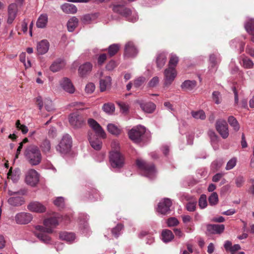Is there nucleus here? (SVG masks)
Instances as JSON below:
<instances>
[{"label":"nucleus","mask_w":254,"mask_h":254,"mask_svg":"<svg viewBox=\"0 0 254 254\" xmlns=\"http://www.w3.org/2000/svg\"><path fill=\"white\" fill-rule=\"evenodd\" d=\"M59 220L56 217H51L45 219L44 221L45 227L40 225L35 226V229L37 231L35 232V236L43 242L49 243L51 239L47 233H52L53 229L59 224Z\"/></svg>","instance_id":"f257e3e1"},{"label":"nucleus","mask_w":254,"mask_h":254,"mask_svg":"<svg viewBox=\"0 0 254 254\" xmlns=\"http://www.w3.org/2000/svg\"><path fill=\"white\" fill-rule=\"evenodd\" d=\"M26 160L31 166H37L42 161V154L38 147L35 145L28 146L24 151Z\"/></svg>","instance_id":"f03ea898"},{"label":"nucleus","mask_w":254,"mask_h":254,"mask_svg":"<svg viewBox=\"0 0 254 254\" xmlns=\"http://www.w3.org/2000/svg\"><path fill=\"white\" fill-rule=\"evenodd\" d=\"M137 167L142 171L143 175L150 179L155 178L156 171L155 166L152 163H148L141 159H137L136 160Z\"/></svg>","instance_id":"7ed1b4c3"},{"label":"nucleus","mask_w":254,"mask_h":254,"mask_svg":"<svg viewBox=\"0 0 254 254\" xmlns=\"http://www.w3.org/2000/svg\"><path fill=\"white\" fill-rule=\"evenodd\" d=\"M128 134L129 138L135 143H139L146 141V128L142 126L134 127L128 131Z\"/></svg>","instance_id":"20e7f679"},{"label":"nucleus","mask_w":254,"mask_h":254,"mask_svg":"<svg viewBox=\"0 0 254 254\" xmlns=\"http://www.w3.org/2000/svg\"><path fill=\"white\" fill-rule=\"evenodd\" d=\"M72 146L71 137L67 134L63 135L61 140L56 148L58 152L61 154H65L68 153Z\"/></svg>","instance_id":"39448f33"},{"label":"nucleus","mask_w":254,"mask_h":254,"mask_svg":"<svg viewBox=\"0 0 254 254\" xmlns=\"http://www.w3.org/2000/svg\"><path fill=\"white\" fill-rule=\"evenodd\" d=\"M110 162L113 168H121L124 165V157L118 151H111L110 153Z\"/></svg>","instance_id":"423d86ee"},{"label":"nucleus","mask_w":254,"mask_h":254,"mask_svg":"<svg viewBox=\"0 0 254 254\" xmlns=\"http://www.w3.org/2000/svg\"><path fill=\"white\" fill-rule=\"evenodd\" d=\"M215 127L216 130L223 138L226 139L228 137L229 134L228 126L225 120H217L216 122Z\"/></svg>","instance_id":"0eeeda50"},{"label":"nucleus","mask_w":254,"mask_h":254,"mask_svg":"<svg viewBox=\"0 0 254 254\" xmlns=\"http://www.w3.org/2000/svg\"><path fill=\"white\" fill-rule=\"evenodd\" d=\"M69 122L74 128H80L85 124V119L81 115L73 113L69 117Z\"/></svg>","instance_id":"6e6552de"},{"label":"nucleus","mask_w":254,"mask_h":254,"mask_svg":"<svg viewBox=\"0 0 254 254\" xmlns=\"http://www.w3.org/2000/svg\"><path fill=\"white\" fill-rule=\"evenodd\" d=\"M164 85L169 86L171 84L177 76V71L175 68L169 66L164 72Z\"/></svg>","instance_id":"1a4fd4ad"},{"label":"nucleus","mask_w":254,"mask_h":254,"mask_svg":"<svg viewBox=\"0 0 254 254\" xmlns=\"http://www.w3.org/2000/svg\"><path fill=\"white\" fill-rule=\"evenodd\" d=\"M172 204L170 199L164 198L158 204L157 211L160 213L166 215L170 212V207Z\"/></svg>","instance_id":"9d476101"},{"label":"nucleus","mask_w":254,"mask_h":254,"mask_svg":"<svg viewBox=\"0 0 254 254\" xmlns=\"http://www.w3.org/2000/svg\"><path fill=\"white\" fill-rule=\"evenodd\" d=\"M101 138L97 134L90 133L88 134V140L91 147L95 150H99L102 146V142Z\"/></svg>","instance_id":"9b49d317"},{"label":"nucleus","mask_w":254,"mask_h":254,"mask_svg":"<svg viewBox=\"0 0 254 254\" xmlns=\"http://www.w3.org/2000/svg\"><path fill=\"white\" fill-rule=\"evenodd\" d=\"M39 180L38 174L36 170L31 169L27 172L25 181L28 185L35 186L38 183Z\"/></svg>","instance_id":"f8f14e48"},{"label":"nucleus","mask_w":254,"mask_h":254,"mask_svg":"<svg viewBox=\"0 0 254 254\" xmlns=\"http://www.w3.org/2000/svg\"><path fill=\"white\" fill-rule=\"evenodd\" d=\"M87 122L89 126L95 131L97 135L102 138L106 137V133L104 130L95 120L89 119Z\"/></svg>","instance_id":"ddd939ff"},{"label":"nucleus","mask_w":254,"mask_h":254,"mask_svg":"<svg viewBox=\"0 0 254 254\" xmlns=\"http://www.w3.org/2000/svg\"><path fill=\"white\" fill-rule=\"evenodd\" d=\"M32 219V215L26 212L18 213L15 216V221L18 224H27L30 222Z\"/></svg>","instance_id":"4468645a"},{"label":"nucleus","mask_w":254,"mask_h":254,"mask_svg":"<svg viewBox=\"0 0 254 254\" xmlns=\"http://www.w3.org/2000/svg\"><path fill=\"white\" fill-rule=\"evenodd\" d=\"M136 102L139 105L142 110L147 113H153L156 108V105L151 102H144L141 100H137Z\"/></svg>","instance_id":"2eb2a0df"},{"label":"nucleus","mask_w":254,"mask_h":254,"mask_svg":"<svg viewBox=\"0 0 254 254\" xmlns=\"http://www.w3.org/2000/svg\"><path fill=\"white\" fill-rule=\"evenodd\" d=\"M138 51L132 42H127L125 47V55L128 57H134L136 56Z\"/></svg>","instance_id":"dca6fc26"},{"label":"nucleus","mask_w":254,"mask_h":254,"mask_svg":"<svg viewBox=\"0 0 254 254\" xmlns=\"http://www.w3.org/2000/svg\"><path fill=\"white\" fill-rule=\"evenodd\" d=\"M60 85L64 91L69 93H73L75 91V88L70 80L67 77L63 78L60 82Z\"/></svg>","instance_id":"f3484780"},{"label":"nucleus","mask_w":254,"mask_h":254,"mask_svg":"<svg viewBox=\"0 0 254 254\" xmlns=\"http://www.w3.org/2000/svg\"><path fill=\"white\" fill-rule=\"evenodd\" d=\"M50 44L47 40H43L37 45V51L39 55H43L47 53Z\"/></svg>","instance_id":"a211bd4d"},{"label":"nucleus","mask_w":254,"mask_h":254,"mask_svg":"<svg viewBox=\"0 0 254 254\" xmlns=\"http://www.w3.org/2000/svg\"><path fill=\"white\" fill-rule=\"evenodd\" d=\"M17 13V5L15 3H11L8 8V18L7 22L11 24L16 17Z\"/></svg>","instance_id":"6ab92c4d"},{"label":"nucleus","mask_w":254,"mask_h":254,"mask_svg":"<svg viewBox=\"0 0 254 254\" xmlns=\"http://www.w3.org/2000/svg\"><path fill=\"white\" fill-rule=\"evenodd\" d=\"M28 209L32 212L42 213L46 211V207L39 202H32L27 206Z\"/></svg>","instance_id":"aec40b11"},{"label":"nucleus","mask_w":254,"mask_h":254,"mask_svg":"<svg viewBox=\"0 0 254 254\" xmlns=\"http://www.w3.org/2000/svg\"><path fill=\"white\" fill-rule=\"evenodd\" d=\"M225 229L223 224H208L207 225V230L211 234H221Z\"/></svg>","instance_id":"412c9836"},{"label":"nucleus","mask_w":254,"mask_h":254,"mask_svg":"<svg viewBox=\"0 0 254 254\" xmlns=\"http://www.w3.org/2000/svg\"><path fill=\"white\" fill-rule=\"evenodd\" d=\"M65 65V63L64 60L62 59H57L54 61L50 67V70L54 72H57L62 68H63Z\"/></svg>","instance_id":"4be33fe9"},{"label":"nucleus","mask_w":254,"mask_h":254,"mask_svg":"<svg viewBox=\"0 0 254 254\" xmlns=\"http://www.w3.org/2000/svg\"><path fill=\"white\" fill-rule=\"evenodd\" d=\"M92 64L90 62H86L81 65L78 68V72L80 76H83L89 73L92 69Z\"/></svg>","instance_id":"5701e85b"},{"label":"nucleus","mask_w":254,"mask_h":254,"mask_svg":"<svg viewBox=\"0 0 254 254\" xmlns=\"http://www.w3.org/2000/svg\"><path fill=\"white\" fill-rule=\"evenodd\" d=\"M197 82L194 80H186L181 85V88L184 91H191L196 86Z\"/></svg>","instance_id":"b1692460"},{"label":"nucleus","mask_w":254,"mask_h":254,"mask_svg":"<svg viewBox=\"0 0 254 254\" xmlns=\"http://www.w3.org/2000/svg\"><path fill=\"white\" fill-rule=\"evenodd\" d=\"M60 238L67 243H72L75 239L74 233L72 232H63L60 234Z\"/></svg>","instance_id":"393cba45"},{"label":"nucleus","mask_w":254,"mask_h":254,"mask_svg":"<svg viewBox=\"0 0 254 254\" xmlns=\"http://www.w3.org/2000/svg\"><path fill=\"white\" fill-rule=\"evenodd\" d=\"M62 10L66 13L74 14L77 12V8L74 4L65 3L61 6Z\"/></svg>","instance_id":"a878e982"},{"label":"nucleus","mask_w":254,"mask_h":254,"mask_svg":"<svg viewBox=\"0 0 254 254\" xmlns=\"http://www.w3.org/2000/svg\"><path fill=\"white\" fill-rule=\"evenodd\" d=\"M48 15L46 14H42L38 17L36 22V26L39 28L46 27L48 23Z\"/></svg>","instance_id":"bb28decb"},{"label":"nucleus","mask_w":254,"mask_h":254,"mask_svg":"<svg viewBox=\"0 0 254 254\" xmlns=\"http://www.w3.org/2000/svg\"><path fill=\"white\" fill-rule=\"evenodd\" d=\"M111 81V77L108 76L105 77L104 79H101L100 80V89L101 91L103 92L105 91L109 86H110Z\"/></svg>","instance_id":"cd10ccee"},{"label":"nucleus","mask_w":254,"mask_h":254,"mask_svg":"<svg viewBox=\"0 0 254 254\" xmlns=\"http://www.w3.org/2000/svg\"><path fill=\"white\" fill-rule=\"evenodd\" d=\"M108 131L113 135L118 136L121 134L122 128L120 127L113 124H109L107 126Z\"/></svg>","instance_id":"c85d7f7f"},{"label":"nucleus","mask_w":254,"mask_h":254,"mask_svg":"<svg viewBox=\"0 0 254 254\" xmlns=\"http://www.w3.org/2000/svg\"><path fill=\"white\" fill-rule=\"evenodd\" d=\"M162 239L165 243L171 242L174 238L172 232L168 229L163 230L161 234Z\"/></svg>","instance_id":"c756f323"},{"label":"nucleus","mask_w":254,"mask_h":254,"mask_svg":"<svg viewBox=\"0 0 254 254\" xmlns=\"http://www.w3.org/2000/svg\"><path fill=\"white\" fill-rule=\"evenodd\" d=\"M40 147L44 154H47L50 152L51 148V142L48 139H45L40 145Z\"/></svg>","instance_id":"7c9ffc66"},{"label":"nucleus","mask_w":254,"mask_h":254,"mask_svg":"<svg viewBox=\"0 0 254 254\" xmlns=\"http://www.w3.org/2000/svg\"><path fill=\"white\" fill-rule=\"evenodd\" d=\"M78 19L75 16L72 17L69 19L67 23V29L69 32H72L77 26Z\"/></svg>","instance_id":"2f4dec72"},{"label":"nucleus","mask_w":254,"mask_h":254,"mask_svg":"<svg viewBox=\"0 0 254 254\" xmlns=\"http://www.w3.org/2000/svg\"><path fill=\"white\" fill-rule=\"evenodd\" d=\"M167 57L164 53H161L157 56L156 64L159 68H161L166 62Z\"/></svg>","instance_id":"473e14b6"},{"label":"nucleus","mask_w":254,"mask_h":254,"mask_svg":"<svg viewBox=\"0 0 254 254\" xmlns=\"http://www.w3.org/2000/svg\"><path fill=\"white\" fill-rule=\"evenodd\" d=\"M247 32L251 35H254V19H249L245 23Z\"/></svg>","instance_id":"72a5a7b5"},{"label":"nucleus","mask_w":254,"mask_h":254,"mask_svg":"<svg viewBox=\"0 0 254 254\" xmlns=\"http://www.w3.org/2000/svg\"><path fill=\"white\" fill-rule=\"evenodd\" d=\"M23 202V198L20 196L11 197L8 199V203L14 206L21 205Z\"/></svg>","instance_id":"f704fd0d"},{"label":"nucleus","mask_w":254,"mask_h":254,"mask_svg":"<svg viewBox=\"0 0 254 254\" xmlns=\"http://www.w3.org/2000/svg\"><path fill=\"white\" fill-rule=\"evenodd\" d=\"M208 134L210 138L212 145H213L214 148L215 149H217V147H215V145L217 144L219 140V137L215 133V132L212 130L208 131Z\"/></svg>","instance_id":"c9c22d12"},{"label":"nucleus","mask_w":254,"mask_h":254,"mask_svg":"<svg viewBox=\"0 0 254 254\" xmlns=\"http://www.w3.org/2000/svg\"><path fill=\"white\" fill-rule=\"evenodd\" d=\"M228 122L235 131H238L239 130L240 127L239 124L234 117H229L228 119Z\"/></svg>","instance_id":"e433bc0d"},{"label":"nucleus","mask_w":254,"mask_h":254,"mask_svg":"<svg viewBox=\"0 0 254 254\" xmlns=\"http://www.w3.org/2000/svg\"><path fill=\"white\" fill-rule=\"evenodd\" d=\"M103 110L108 114H113L115 110V105L112 103H107L103 105L102 107Z\"/></svg>","instance_id":"4c0bfd02"},{"label":"nucleus","mask_w":254,"mask_h":254,"mask_svg":"<svg viewBox=\"0 0 254 254\" xmlns=\"http://www.w3.org/2000/svg\"><path fill=\"white\" fill-rule=\"evenodd\" d=\"M237 45L240 47V53H242L244 50L245 43L240 42L239 39H235L232 40L230 42V46L232 47L237 48Z\"/></svg>","instance_id":"58836bf2"},{"label":"nucleus","mask_w":254,"mask_h":254,"mask_svg":"<svg viewBox=\"0 0 254 254\" xmlns=\"http://www.w3.org/2000/svg\"><path fill=\"white\" fill-rule=\"evenodd\" d=\"M241 64L245 68H252L254 66L253 62L247 57L243 58Z\"/></svg>","instance_id":"ea45409f"},{"label":"nucleus","mask_w":254,"mask_h":254,"mask_svg":"<svg viewBox=\"0 0 254 254\" xmlns=\"http://www.w3.org/2000/svg\"><path fill=\"white\" fill-rule=\"evenodd\" d=\"M120 45L118 44H114L108 48V53L110 57L114 56L119 51Z\"/></svg>","instance_id":"a19ab883"},{"label":"nucleus","mask_w":254,"mask_h":254,"mask_svg":"<svg viewBox=\"0 0 254 254\" xmlns=\"http://www.w3.org/2000/svg\"><path fill=\"white\" fill-rule=\"evenodd\" d=\"M124 226L122 224H118L117 226L111 230L112 234L116 238H118L121 233V231L123 229Z\"/></svg>","instance_id":"79ce46f5"},{"label":"nucleus","mask_w":254,"mask_h":254,"mask_svg":"<svg viewBox=\"0 0 254 254\" xmlns=\"http://www.w3.org/2000/svg\"><path fill=\"white\" fill-rule=\"evenodd\" d=\"M191 114L193 118L195 119L204 120L206 118V115L204 112L202 110L197 111H192Z\"/></svg>","instance_id":"37998d69"},{"label":"nucleus","mask_w":254,"mask_h":254,"mask_svg":"<svg viewBox=\"0 0 254 254\" xmlns=\"http://www.w3.org/2000/svg\"><path fill=\"white\" fill-rule=\"evenodd\" d=\"M209 203L210 205H215L218 202V196L216 192H214L211 194L208 198Z\"/></svg>","instance_id":"c03bdc74"},{"label":"nucleus","mask_w":254,"mask_h":254,"mask_svg":"<svg viewBox=\"0 0 254 254\" xmlns=\"http://www.w3.org/2000/svg\"><path fill=\"white\" fill-rule=\"evenodd\" d=\"M224 161L222 159H217L212 163L211 167L214 170H218L222 167Z\"/></svg>","instance_id":"a18cd8bd"},{"label":"nucleus","mask_w":254,"mask_h":254,"mask_svg":"<svg viewBox=\"0 0 254 254\" xmlns=\"http://www.w3.org/2000/svg\"><path fill=\"white\" fill-rule=\"evenodd\" d=\"M220 61V59L214 54H211L210 55L209 62L211 64V67L215 68L217 63L219 62Z\"/></svg>","instance_id":"49530a36"},{"label":"nucleus","mask_w":254,"mask_h":254,"mask_svg":"<svg viewBox=\"0 0 254 254\" xmlns=\"http://www.w3.org/2000/svg\"><path fill=\"white\" fill-rule=\"evenodd\" d=\"M198 205L200 208H204L207 205L206 196L205 194H201L199 199Z\"/></svg>","instance_id":"de8ad7c7"},{"label":"nucleus","mask_w":254,"mask_h":254,"mask_svg":"<svg viewBox=\"0 0 254 254\" xmlns=\"http://www.w3.org/2000/svg\"><path fill=\"white\" fill-rule=\"evenodd\" d=\"M54 204L60 208H63L64 206V198L60 196L58 197L54 201Z\"/></svg>","instance_id":"09e8293b"},{"label":"nucleus","mask_w":254,"mask_h":254,"mask_svg":"<svg viewBox=\"0 0 254 254\" xmlns=\"http://www.w3.org/2000/svg\"><path fill=\"white\" fill-rule=\"evenodd\" d=\"M179 61V58L175 55H171L170 59L169 62V66L173 67L174 68L177 65Z\"/></svg>","instance_id":"8fccbe9b"},{"label":"nucleus","mask_w":254,"mask_h":254,"mask_svg":"<svg viewBox=\"0 0 254 254\" xmlns=\"http://www.w3.org/2000/svg\"><path fill=\"white\" fill-rule=\"evenodd\" d=\"M212 99L216 104H219L221 102V94L218 91H214L212 93Z\"/></svg>","instance_id":"3c124183"},{"label":"nucleus","mask_w":254,"mask_h":254,"mask_svg":"<svg viewBox=\"0 0 254 254\" xmlns=\"http://www.w3.org/2000/svg\"><path fill=\"white\" fill-rule=\"evenodd\" d=\"M167 223L168 227H174L177 226L179 224V221L175 217H170L168 219Z\"/></svg>","instance_id":"603ef678"},{"label":"nucleus","mask_w":254,"mask_h":254,"mask_svg":"<svg viewBox=\"0 0 254 254\" xmlns=\"http://www.w3.org/2000/svg\"><path fill=\"white\" fill-rule=\"evenodd\" d=\"M237 159L235 157L231 159L227 163L225 169L226 170H229L233 169L236 165Z\"/></svg>","instance_id":"864d4df0"},{"label":"nucleus","mask_w":254,"mask_h":254,"mask_svg":"<svg viewBox=\"0 0 254 254\" xmlns=\"http://www.w3.org/2000/svg\"><path fill=\"white\" fill-rule=\"evenodd\" d=\"M118 105H119L121 112L124 114H127L128 112L129 109V106L127 103L124 102H118Z\"/></svg>","instance_id":"5fc2aeb1"},{"label":"nucleus","mask_w":254,"mask_h":254,"mask_svg":"<svg viewBox=\"0 0 254 254\" xmlns=\"http://www.w3.org/2000/svg\"><path fill=\"white\" fill-rule=\"evenodd\" d=\"M145 78L144 77H139L134 81L133 85L134 87L138 88L141 86L145 82Z\"/></svg>","instance_id":"6e6d98bb"},{"label":"nucleus","mask_w":254,"mask_h":254,"mask_svg":"<svg viewBox=\"0 0 254 254\" xmlns=\"http://www.w3.org/2000/svg\"><path fill=\"white\" fill-rule=\"evenodd\" d=\"M95 89V85L93 83H89L86 85L85 91L87 93L90 94L94 92Z\"/></svg>","instance_id":"4d7b16f0"},{"label":"nucleus","mask_w":254,"mask_h":254,"mask_svg":"<svg viewBox=\"0 0 254 254\" xmlns=\"http://www.w3.org/2000/svg\"><path fill=\"white\" fill-rule=\"evenodd\" d=\"M196 202H189L186 204V209L188 211L193 212L196 208Z\"/></svg>","instance_id":"13d9d810"},{"label":"nucleus","mask_w":254,"mask_h":254,"mask_svg":"<svg viewBox=\"0 0 254 254\" xmlns=\"http://www.w3.org/2000/svg\"><path fill=\"white\" fill-rule=\"evenodd\" d=\"M124 6L123 5L117 4L114 5L113 7V10L116 13L122 14L123 10L124 9Z\"/></svg>","instance_id":"bf43d9fd"},{"label":"nucleus","mask_w":254,"mask_h":254,"mask_svg":"<svg viewBox=\"0 0 254 254\" xmlns=\"http://www.w3.org/2000/svg\"><path fill=\"white\" fill-rule=\"evenodd\" d=\"M107 59V55L105 54L100 55L97 59V64L99 65H102Z\"/></svg>","instance_id":"052dcab7"},{"label":"nucleus","mask_w":254,"mask_h":254,"mask_svg":"<svg viewBox=\"0 0 254 254\" xmlns=\"http://www.w3.org/2000/svg\"><path fill=\"white\" fill-rule=\"evenodd\" d=\"M117 66V64L114 61H110L106 66V68L108 70H112Z\"/></svg>","instance_id":"680f3d73"},{"label":"nucleus","mask_w":254,"mask_h":254,"mask_svg":"<svg viewBox=\"0 0 254 254\" xmlns=\"http://www.w3.org/2000/svg\"><path fill=\"white\" fill-rule=\"evenodd\" d=\"M98 198V193L97 190H92V194H90L89 196V199L91 200H97Z\"/></svg>","instance_id":"e2e57ef3"},{"label":"nucleus","mask_w":254,"mask_h":254,"mask_svg":"<svg viewBox=\"0 0 254 254\" xmlns=\"http://www.w3.org/2000/svg\"><path fill=\"white\" fill-rule=\"evenodd\" d=\"M159 82V78L155 76L149 81L148 85L149 87H153L155 86Z\"/></svg>","instance_id":"0e129e2a"},{"label":"nucleus","mask_w":254,"mask_h":254,"mask_svg":"<svg viewBox=\"0 0 254 254\" xmlns=\"http://www.w3.org/2000/svg\"><path fill=\"white\" fill-rule=\"evenodd\" d=\"M244 182V179L243 177L239 176L236 179L235 183L237 187L240 188Z\"/></svg>","instance_id":"69168bd1"},{"label":"nucleus","mask_w":254,"mask_h":254,"mask_svg":"<svg viewBox=\"0 0 254 254\" xmlns=\"http://www.w3.org/2000/svg\"><path fill=\"white\" fill-rule=\"evenodd\" d=\"M7 177L8 179H11L13 182H16L18 179V176L16 175H13L11 169L9 170L7 173Z\"/></svg>","instance_id":"338daca9"},{"label":"nucleus","mask_w":254,"mask_h":254,"mask_svg":"<svg viewBox=\"0 0 254 254\" xmlns=\"http://www.w3.org/2000/svg\"><path fill=\"white\" fill-rule=\"evenodd\" d=\"M241 249V247L239 244H235L230 248V252L231 254H235V253Z\"/></svg>","instance_id":"774afa93"}]
</instances>
